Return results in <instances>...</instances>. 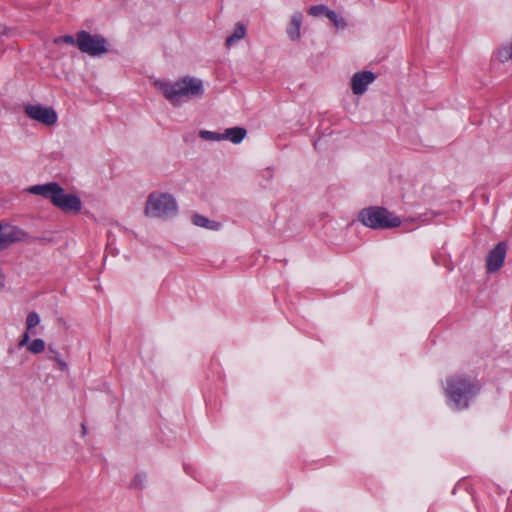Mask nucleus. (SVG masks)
Instances as JSON below:
<instances>
[{"instance_id":"5","label":"nucleus","mask_w":512,"mask_h":512,"mask_svg":"<svg viewBox=\"0 0 512 512\" xmlns=\"http://www.w3.org/2000/svg\"><path fill=\"white\" fill-rule=\"evenodd\" d=\"M177 204L168 193L153 192L147 197L144 213L148 217L165 218L175 214Z\"/></svg>"},{"instance_id":"1","label":"nucleus","mask_w":512,"mask_h":512,"mask_svg":"<svg viewBox=\"0 0 512 512\" xmlns=\"http://www.w3.org/2000/svg\"><path fill=\"white\" fill-rule=\"evenodd\" d=\"M28 191L49 199L54 206L66 213H79L82 208L80 198L77 195L65 193L64 189L56 182L34 185Z\"/></svg>"},{"instance_id":"4","label":"nucleus","mask_w":512,"mask_h":512,"mask_svg":"<svg viewBox=\"0 0 512 512\" xmlns=\"http://www.w3.org/2000/svg\"><path fill=\"white\" fill-rule=\"evenodd\" d=\"M359 220L363 225L373 229H390L401 224L399 217L382 207H369L359 212Z\"/></svg>"},{"instance_id":"2","label":"nucleus","mask_w":512,"mask_h":512,"mask_svg":"<svg viewBox=\"0 0 512 512\" xmlns=\"http://www.w3.org/2000/svg\"><path fill=\"white\" fill-rule=\"evenodd\" d=\"M480 389L479 383L469 377L454 375L446 380V396L454 403L456 409L468 407V401Z\"/></svg>"},{"instance_id":"9","label":"nucleus","mask_w":512,"mask_h":512,"mask_svg":"<svg viewBox=\"0 0 512 512\" xmlns=\"http://www.w3.org/2000/svg\"><path fill=\"white\" fill-rule=\"evenodd\" d=\"M507 253L505 242H499L487 255L486 270L489 273L497 272L504 264Z\"/></svg>"},{"instance_id":"10","label":"nucleus","mask_w":512,"mask_h":512,"mask_svg":"<svg viewBox=\"0 0 512 512\" xmlns=\"http://www.w3.org/2000/svg\"><path fill=\"white\" fill-rule=\"evenodd\" d=\"M375 79V74L370 71L354 73V94H363Z\"/></svg>"},{"instance_id":"16","label":"nucleus","mask_w":512,"mask_h":512,"mask_svg":"<svg viewBox=\"0 0 512 512\" xmlns=\"http://www.w3.org/2000/svg\"><path fill=\"white\" fill-rule=\"evenodd\" d=\"M330 9L326 7L325 5H315L311 6L308 10V14L313 17H320V16H328L330 13Z\"/></svg>"},{"instance_id":"14","label":"nucleus","mask_w":512,"mask_h":512,"mask_svg":"<svg viewBox=\"0 0 512 512\" xmlns=\"http://www.w3.org/2000/svg\"><path fill=\"white\" fill-rule=\"evenodd\" d=\"M192 222L196 226L203 227L209 230H218L221 226L219 222L209 220L207 217L199 214L193 215Z\"/></svg>"},{"instance_id":"24","label":"nucleus","mask_w":512,"mask_h":512,"mask_svg":"<svg viewBox=\"0 0 512 512\" xmlns=\"http://www.w3.org/2000/svg\"><path fill=\"white\" fill-rule=\"evenodd\" d=\"M49 349H50L52 352H55V351H54V348H52L51 346H49Z\"/></svg>"},{"instance_id":"3","label":"nucleus","mask_w":512,"mask_h":512,"mask_svg":"<svg viewBox=\"0 0 512 512\" xmlns=\"http://www.w3.org/2000/svg\"><path fill=\"white\" fill-rule=\"evenodd\" d=\"M164 96L173 104L181 97H197L203 94V82L200 79L185 76L174 83L162 85Z\"/></svg>"},{"instance_id":"22","label":"nucleus","mask_w":512,"mask_h":512,"mask_svg":"<svg viewBox=\"0 0 512 512\" xmlns=\"http://www.w3.org/2000/svg\"><path fill=\"white\" fill-rule=\"evenodd\" d=\"M5 286V276L3 272L0 270V292L3 290Z\"/></svg>"},{"instance_id":"15","label":"nucleus","mask_w":512,"mask_h":512,"mask_svg":"<svg viewBox=\"0 0 512 512\" xmlns=\"http://www.w3.org/2000/svg\"><path fill=\"white\" fill-rule=\"evenodd\" d=\"M246 130L244 128H241V127H234V128H230V129H227L225 131V137L227 139H229L231 142L237 144V143H240L244 137L246 136Z\"/></svg>"},{"instance_id":"17","label":"nucleus","mask_w":512,"mask_h":512,"mask_svg":"<svg viewBox=\"0 0 512 512\" xmlns=\"http://www.w3.org/2000/svg\"><path fill=\"white\" fill-rule=\"evenodd\" d=\"M27 345V349L33 354H39L45 349V343L42 339H35Z\"/></svg>"},{"instance_id":"12","label":"nucleus","mask_w":512,"mask_h":512,"mask_svg":"<svg viewBox=\"0 0 512 512\" xmlns=\"http://www.w3.org/2000/svg\"><path fill=\"white\" fill-rule=\"evenodd\" d=\"M303 16L300 12H296L292 15L289 26L287 27V34L291 40H299L301 38V24Z\"/></svg>"},{"instance_id":"7","label":"nucleus","mask_w":512,"mask_h":512,"mask_svg":"<svg viewBox=\"0 0 512 512\" xmlns=\"http://www.w3.org/2000/svg\"><path fill=\"white\" fill-rule=\"evenodd\" d=\"M24 113L32 120L40 122L46 126L56 124L58 116L52 107H44L40 104H28L24 107Z\"/></svg>"},{"instance_id":"21","label":"nucleus","mask_w":512,"mask_h":512,"mask_svg":"<svg viewBox=\"0 0 512 512\" xmlns=\"http://www.w3.org/2000/svg\"><path fill=\"white\" fill-rule=\"evenodd\" d=\"M54 360L58 363L59 365V368L63 371L67 370L68 368V365L66 362H64L63 360H61L57 355L54 357Z\"/></svg>"},{"instance_id":"18","label":"nucleus","mask_w":512,"mask_h":512,"mask_svg":"<svg viewBox=\"0 0 512 512\" xmlns=\"http://www.w3.org/2000/svg\"><path fill=\"white\" fill-rule=\"evenodd\" d=\"M327 18H329V20L331 22H333L334 26L337 28V29H342L344 27L347 26V23L344 21L343 18L339 17L336 12L334 11H330V13L328 14Z\"/></svg>"},{"instance_id":"23","label":"nucleus","mask_w":512,"mask_h":512,"mask_svg":"<svg viewBox=\"0 0 512 512\" xmlns=\"http://www.w3.org/2000/svg\"><path fill=\"white\" fill-rule=\"evenodd\" d=\"M137 482H138V477H136V478L134 479V484H135V485H137Z\"/></svg>"},{"instance_id":"20","label":"nucleus","mask_w":512,"mask_h":512,"mask_svg":"<svg viewBox=\"0 0 512 512\" xmlns=\"http://www.w3.org/2000/svg\"><path fill=\"white\" fill-rule=\"evenodd\" d=\"M201 136H202V137H207V138H209V139H213V140H219V139H221V137H220V136H216L214 133L209 132V131H202V132H201Z\"/></svg>"},{"instance_id":"6","label":"nucleus","mask_w":512,"mask_h":512,"mask_svg":"<svg viewBox=\"0 0 512 512\" xmlns=\"http://www.w3.org/2000/svg\"><path fill=\"white\" fill-rule=\"evenodd\" d=\"M77 48L89 56H100L108 52V41L99 34H91L81 30L76 34Z\"/></svg>"},{"instance_id":"8","label":"nucleus","mask_w":512,"mask_h":512,"mask_svg":"<svg viewBox=\"0 0 512 512\" xmlns=\"http://www.w3.org/2000/svg\"><path fill=\"white\" fill-rule=\"evenodd\" d=\"M26 238L27 233L22 229L0 222V252L14 243L24 241Z\"/></svg>"},{"instance_id":"11","label":"nucleus","mask_w":512,"mask_h":512,"mask_svg":"<svg viewBox=\"0 0 512 512\" xmlns=\"http://www.w3.org/2000/svg\"><path fill=\"white\" fill-rule=\"evenodd\" d=\"M40 323V317L36 312H30L26 318V332L22 335L18 346L22 347L28 344L30 339V332L34 327Z\"/></svg>"},{"instance_id":"19","label":"nucleus","mask_w":512,"mask_h":512,"mask_svg":"<svg viewBox=\"0 0 512 512\" xmlns=\"http://www.w3.org/2000/svg\"><path fill=\"white\" fill-rule=\"evenodd\" d=\"M54 44H68V45H76V38L71 35H63L56 37L53 40Z\"/></svg>"},{"instance_id":"25","label":"nucleus","mask_w":512,"mask_h":512,"mask_svg":"<svg viewBox=\"0 0 512 512\" xmlns=\"http://www.w3.org/2000/svg\"><path fill=\"white\" fill-rule=\"evenodd\" d=\"M85 429H86V428H85V425H82V431H84V432H85Z\"/></svg>"},{"instance_id":"13","label":"nucleus","mask_w":512,"mask_h":512,"mask_svg":"<svg viewBox=\"0 0 512 512\" xmlns=\"http://www.w3.org/2000/svg\"><path fill=\"white\" fill-rule=\"evenodd\" d=\"M245 36H246V26L243 23L238 22L235 25L233 33L229 37H227V39L225 41V46L227 48H230L234 43L243 39Z\"/></svg>"}]
</instances>
